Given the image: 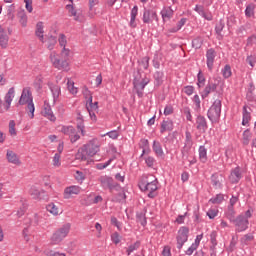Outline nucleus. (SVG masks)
<instances>
[{"mask_svg":"<svg viewBox=\"0 0 256 256\" xmlns=\"http://www.w3.org/2000/svg\"><path fill=\"white\" fill-rule=\"evenodd\" d=\"M149 69V57L145 56L138 60V75L134 77L133 85L138 97H143V91L147 85L151 82L147 76L141 79V71Z\"/></svg>","mask_w":256,"mask_h":256,"instance_id":"nucleus-1","label":"nucleus"},{"mask_svg":"<svg viewBox=\"0 0 256 256\" xmlns=\"http://www.w3.org/2000/svg\"><path fill=\"white\" fill-rule=\"evenodd\" d=\"M69 49L63 48L61 54H57V52L53 51L50 53L49 59L55 69L59 71H69Z\"/></svg>","mask_w":256,"mask_h":256,"instance_id":"nucleus-2","label":"nucleus"},{"mask_svg":"<svg viewBox=\"0 0 256 256\" xmlns=\"http://www.w3.org/2000/svg\"><path fill=\"white\" fill-rule=\"evenodd\" d=\"M100 147L101 145L99 144V140L93 139L78 150L76 153V159L80 161H87L89 157H95V155L99 153Z\"/></svg>","mask_w":256,"mask_h":256,"instance_id":"nucleus-3","label":"nucleus"},{"mask_svg":"<svg viewBox=\"0 0 256 256\" xmlns=\"http://www.w3.org/2000/svg\"><path fill=\"white\" fill-rule=\"evenodd\" d=\"M17 105H27L31 119L35 117V104H33V94L31 88L27 87L22 90V94Z\"/></svg>","mask_w":256,"mask_h":256,"instance_id":"nucleus-4","label":"nucleus"},{"mask_svg":"<svg viewBox=\"0 0 256 256\" xmlns=\"http://www.w3.org/2000/svg\"><path fill=\"white\" fill-rule=\"evenodd\" d=\"M71 231V223H66L58 230H56L51 237V245H59Z\"/></svg>","mask_w":256,"mask_h":256,"instance_id":"nucleus-5","label":"nucleus"},{"mask_svg":"<svg viewBox=\"0 0 256 256\" xmlns=\"http://www.w3.org/2000/svg\"><path fill=\"white\" fill-rule=\"evenodd\" d=\"M207 116L211 123H219V119H221V100L217 99L213 102Z\"/></svg>","mask_w":256,"mask_h":256,"instance_id":"nucleus-6","label":"nucleus"},{"mask_svg":"<svg viewBox=\"0 0 256 256\" xmlns=\"http://www.w3.org/2000/svg\"><path fill=\"white\" fill-rule=\"evenodd\" d=\"M99 181L101 187H103V189H109L110 193H114V191H119V189H121V186L109 176H101Z\"/></svg>","mask_w":256,"mask_h":256,"instance_id":"nucleus-7","label":"nucleus"},{"mask_svg":"<svg viewBox=\"0 0 256 256\" xmlns=\"http://www.w3.org/2000/svg\"><path fill=\"white\" fill-rule=\"evenodd\" d=\"M141 191H148V197L153 199L155 197V191H157V179L151 182L143 180L139 185Z\"/></svg>","mask_w":256,"mask_h":256,"instance_id":"nucleus-8","label":"nucleus"},{"mask_svg":"<svg viewBox=\"0 0 256 256\" xmlns=\"http://www.w3.org/2000/svg\"><path fill=\"white\" fill-rule=\"evenodd\" d=\"M188 239H189V228L183 226L179 229L178 235L176 237L177 249H183V245L187 243Z\"/></svg>","mask_w":256,"mask_h":256,"instance_id":"nucleus-9","label":"nucleus"},{"mask_svg":"<svg viewBox=\"0 0 256 256\" xmlns=\"http://www.w3.org/2000/svg\"><path fill=\"white\" fill-rule=\"evenodd\" d=\"M232 223H234L236 231L238 233L247 231V229L249 228V220L245 218L243 214H240L238 217H236V219Z\"/></svg>","mask_w":256,"mask_h":256,"instance_id":"nucleus-10","label":"nucleus"},{"mask_svg":"<svg viewBox=\"0 0 256 256\" xmlns=\"http://www.w3.org/2000/svg\"><path fill=\"white\" fill-rule=\"evenodd\" d=\"M143 23L149 24V23H153V21H156V23H159V16H157V12H155L154 10H144L143 13Z\"/></svg>","mask_w":256,"mask_h":256,"instance_id":"nucleus-11","label":"nucleus"},{"mask_svg":"<svg viewBox=\"0 0 256 256\" xmlns=\"http://www.w3.org/2000/svg\"><path fill=\"white\" fill-rule=\"evenodd\" d=\"M185 137L186 138H185V142H184V147L181 150L183 157H185L187 155V153H189V151H191V148L193 147V136H191V132L186 131Z\"/></svg>","mask_w":256,"mask_h":256,"instance_id":"nucleus-12","label":"nucleus"},{"mask_svg":"<svg viewBox=\"0 0 256 256\" xmlns=\"http://www.w3.org/2000/svg\"><path fill=\"white\" fill-rule=\"evenodd\" d=\"M217 91V83L209 80L204 90L201 92L202 99H207L211 93H215Z\"/></svg>","mask_w":256,"mask_h":256,"instance_id":"nucleus-13","label":"nucleus"},{"mask_svg":"<svg viewBox=\"0 0 256 256\" xmlns=\"http://www.w3.org/2000/svg\"><path fill=\"white\" fill-rule=\"evenodd\" d=\"M215 57H217V52L215 49L210 48L206 51V64L209 71H213V65L215 63Z\"/></svg>","mask_w":256,"mask_h":256,"instance_id":"nucleus-14","label":"nucleus"},{"mask_svg":"<svg viewBox=\"0 0 256 256\" xmlns=\"http://www.w3.org/2000/svg\"><path fill=\"white\" fill-rule=\"evenodd\" d=\"M42 115L46 117V119H49V121H57V117H55V114H53V110L51 109V105L48 104L47 101L44 102V108L42 111Z\"/></svg>","mask_w":256,"mask_h":256,"instance_id":"nucleus-15","label":"nucleus"},{"mask_svg":"<svg viewBox=\"0 0 256 256\" xmlns=\"http://www.w3.org/2000/svg\"><path fill=\"white\" fill-rule=\"evenodd\" d=\"M81 193V187L79 186H69L64 190V199H71L73 195H79Z\"/></svg>","mask_w":256,"mask_h":256,"instance_id":"nucleus-16","label":"nucleus"},{"mask_svg":"<svg viewBox=\"0 0 256 256\" xmlns=\"http://www.w3.org/2000/svg\"><path fill=\"white\" fill-rule=\"evenodd\" d=\"M196 129L200 131V133H205L208 129L207 119L204 116H197L196 118Z\"/></svg>","mask_w":256,"mask_h":256,"instance_id":"nucleus-17","label":"nucleus"},{"mask_svg":"<svg viewBox=\"0 0 256 256\" xmlns=\"http://www.w3.org/2000/svg\"><path fill=\"white\" fill-rule=\"evenodd\" d=\"M243 177V174L241 173V168L240 167H236L234 168L229 176V181L230 183H239V181H241V178Z\"/></svg>","mask_w":256,"mask_h":256,"instance_id":"nucleus-18","label":"nucleus"},{"mask_svg":"<svg viewBox=\"0 0 256 256\" xmlns=\"http://www.w3.org/2000/svg\"><path fill=\"white\" fill-rule=\"evenodd\" d=\"M6 159L8 163H12V165H21V160L19 159V156L12 150H7Z\"/></svg>","mask_w":256,"mask_h":256,"instance_id":"nucleus-19","label":"nucleus"},{"mask_svg":"<svg viewBox=\"0 0 256 256\" xmlns=\"http://www.w3.org/2000/svg\"><path fill=\"white\" fill-rule=\"evenodd\" d=\"M13 97H15V88L14 87L10 88L5 95L4 99H5V103H6V106H5L6 111H9V109L11 108V103L13 101Z\"/></svg>","mask_w":256,"mask_h":256,"instance_id":"nucleus-20","label":"nucleus"},{"mask_svg":"<svg viewBox=\"0 0 256 256\" xmlns=\"http://www.w3.org/2000/svg\"><path fill=\"white\" fill-rule=\"evenodd\" d=\"M48 87L52 93L54 102L57 101V99H59V95H61V86L49 82Z\"/></svg>","mask_w":256,"mask_h":256,"instance_id":"nucleus-21","label":"nucleus"},{"mask_svg":"<svg viewBox=\"0 0 256 256\" xmlns=\"http://www.w3.org/2000/svg\"><path fill=\"white\" fill-rule=\"evenodd\" d=\"M9 43V36L7 35V32H5V29L3 27H0V45L3 49L7 48V45Z\"/></svg>","mask_w":256,"mask_h":256,"instance_id":"nucleus-22","label":"nucleus"},{"mask_svg":"<svg viewBox=\"0 0 256 256\" xmlns=\"http://www.w3.org/2000/svg\"><path fill=\"white\" fill-rule=\"evenodd\" d=\"M248 107L247 105H244L243 106V109H242V125H249V121H251V111L247 110Z\"/></svg>","mask_w":256,"mask_h":256,"instance_id":"nucleus-23","label":"nucleus"},{"mask_svg":"<svg viewBox=\"0 0 256 256\" xmlns=\"http://www.w3.org/2000/svg\"><path fill=\"white\" fill-rule=\"evenodd\" d=\"M160 15L165 23V21H169L173 17V9L171 7L163 8Z\"/></svg>","mask_w":256,"mask_h":256,"instance_id":"nucleus-24","label":"nucleus"},{"mask_svg":"<svg viewBox=\"0 0 256 256\" xmlns=\"http://www.w3.org/2000/svg\"><path fill=\"white\" fill-rule=\"evenodd\" d=\"M116 191H118V193L114 195V197L112 198V201H114V203H121L122 201H125L127 197L125 195V191H123L121 187Z\"/></svg>","mask_w":256,"mask_h":256,"instance_id":"nucleus-25","label":"nucleus"},{"mask_svg":"<svg viewBox=\"0 0 256 256\" xmlns=\"http://www.w3.org/2000/svg\"><path fill=\"white\" fill-rule=\"evenodd\" d=\"M152 149H153L155 155H157V157H163L164 152H163V147L161 146L160 142L154 141Z\"/></svg>","mask_w":256,"mask_h":256,"instance_id":"nucleus-26","label":"nucleus"},{"mask_svg":"<svg viewBox=\"0 0 256 256\" xmlns=\"http://www.w3.org/2000/svg\"><path fill=\"white\" fill-rule=\"evenodd\" d=\"M139 13V7L134 6L131 10V18H130V27H137V23H135V19H137V14Z\"/></svg>","mask_w":256,"mask_h":256,"instance_id":"nucleus-27","label":"nucleus"},{"mask_svg":"<svg viewBox=\"0 0 256 256\" xmlns=\"http://www.w3.org/2000/svg\"><path fill=\"white\" fill-rule=\"evenodd\" d=\"M173 129V121L172 120H164L161 123L160 133H165V131H171Z\"/></svg>","mask_w":256,"mask_h":256,"instance_id":"nucleus-28","label":"nucleus"},{"mask_svg":"<svg viewBox=\"0 0 256 256\" xmlns=\"http://www.w3.org/2000/svg\"><path fill=\"white\" fill-rule=\"evenodd\" d=\"M76 121H77V129L81 132V135L85 137V124L83 122V116L81 115V113L78 114Z\"/></svg>","mask_w":256,"mask_h":256,"instance_id":"nucleus-29","label":"nucleus"},{"mask_svg":"<svg viewBox=\"0 0 256 256\" xmlns=\"http://www.w3.org/2000/svg\"><path fill=\"white\" fill-rule=\"evenodd\" d=\"M18 19L19 23L22 25V27H27V13L25 10L18 11Z\"/></svg>","mask_w":256,"mask_h":256,"instance_id":"nucleus-30","label":"nucleus"},{"mask_svg":"<svg viewBox=\"0 0 256 256\" xmlns=\"http://www.w3.org/2000/svg\"><path fill=\"white\" fill-rule=\"evenodd\" d=\"M165 75L163 74V71H156L153 75L154 80H155V85H157V87L163 85V77Z\"/></svg>","mask_w":256,"mask_h":256,"instance_id":"nucleus-31","label":"nucleus"},{"mask_svg":"<svg viewBox=\"0 0 256 256\" xmlns=\"http://www.w3.org/2000/svg\"><path fill=\"white\" fill-rule=\"evenodd\" d=\"M44 33H45V31L43 30V22H38L36 24L35 35H36V37H39L40 41H43V39H44L43 34Z\"/></svg>","mask_w":256,"mask_h":256,"instance_id":"nucleus-32","label":"nucleus"},{"mask_svg":"<svg viewBox=\"0 0 256 256\" xmlns=\"http://www.w3.org/2000/svg\"><path fill=\"white\" fill-rule=\"evenodd\" d=\"M61 133L70 137L75 135V133H77V130H75V127L73 126H62Z\"/></svg>","mask_w":256,"mask_h":256,"instance_id":"nucleus-33","label":"nucleus"},{"mask_svg":"<svg viewBox=\"0 0 256 256\" xmlns=\"http://www.w3.org/2000/svg\"><path fill=\"white\" fill-rule=\"evenodd\" d=\"M251 137H253V134L251 133V130L246 129L243 132V135H242V143H243V145H249V143L251 141Z\"/></svg>","mask_w":256,"mask_h":256,"instance_id":"nucleus-34","label":"nucleus"},{"mask_svg":"<svg viewBox=\"0 0 256 256\" xmlns=\"http://www.w3.org/2000/svg\"><path fill=\"white\" fill-rule=\"evenodd\" d=\"M227 219H229V221L231 223H233L237 218L235 217V208L232 206H228V209L225 213Z\"/></svg>","mask_w":256,"mask_h":256,"instance_id":"nucleus-35","label":"nucleus"},{"mask_svg":"<svg viewBox=\"0 0 256 256\" xmlns=\"http://www.w3.org/2000/svg\"><path fill=\"white\" fill-rule=\"evenodd\" d=\"M66 9L70 13V17H74V21H79V14H77V10H75V7H73V5H66Z\"/></svg>","mask_w":256,"mask_h":256,"instance_id":"nucleus-36","label":"nucleus"},{"mask_svg":"<svg viewBox=\"0 0 256 256\" xmlns=\"http://www.w3.org/2000/svg\"><path fill=\"white\" fill-rule=\"evenodd\" d=\"M211 181H212V185H213V187H215V189H221V179H219V175H217V174L212 175Z\"/></svg>","mask_w":256,"mask_h":256,"instance_id":"nucleus-37","label":"nucleus"},{"mask_svg":"<svg viewBox=\"0 0 256 256\" xmlns=\"http://www.w3.org/2000/svg\"><path fill=\"white\" fill-rule=\"evenodd\" d=\"M136 217L138 223L141 224L142 227H145L147 225V217H145L144 212L137 213Z\"/></svg>","mask_w":256,"mask_h":256,"instance_id":"nucleus-38","label":"nucleus"},{"mask_svg":"<svg viewBox=\"0 0 256 256\" xmlns=\"http://www.w3.org/2000/svg\"><path fill=\"white\" fill-rule=\"evenodd\" d=\"M46 209L52 215H59V208L54 203L48 204L46 206Z\"/></svg>","mask_w":256,"mask_h":256,"instance_id":"nucleus-39","label":"nucleus"},{"mask_svg":"<svg viewBox=\"0 0 256 256\" xmlns=\"http://www.w3.org/2000/svg\"><path fill=\"white\" fill-rule=\"evenodd\" d=\"M199 157L202 163H205V161H207V149L205 148V146L199 147Z\"/></svg>","mask_w":256,"mask_h":256,"instance_id":"nucleus-40","label":"nucleus"},{"mask_svg":"<svg viewBox=\"0 0 256 256\" xmlns=\"http://www.w3.org/2000/svg\"><path fill=\"white\" fill-rule=\"evenodd\" d=\"M197 81V86L199 89H201V87H205V76L203 75V72L199 71Z\"/></svg>","mask_w":256,"mask_h":256,"instance_id":"nucleus-41","label":"nucleus"},{"mask_svg":"<svg viewBox=\"0 0 256 256\" xmlns=\"http://www.w3.org/2000/svg\"><path fill=\"white\" fill-rule=\"evenodd\" d=\"M224 199H225V196H223V194H218L216 195V197L211 198L209 201L210 203H213V205H219L223 203Z\"/></svg>","mask_w":256,"mask_h":256,"instance_id":"nucleus-42","label":"nucleus"},{"mask_svg":"<svg viewBox=\"0 0 256 256\" xmlns=\"http://www.w3.org/2000/svg\"><path fill=\"white\" fill-rule=\"evenodd\" d=\"M86 108L87 111H97L99 109V102H94L91 100V102H86Z\"/></svg>","mask_w":256,"mask_h":256,"instance_id":"nucleus-43","label":"nucleus"},{"mask_svg":"<svg viewBox=\"0 0 256 256\" xmlns=\"http://www.w3.org/2000/svg\"><path fill=\"white\" fill-rule=\"evenodd\" d=\"M246 17H253L255 15V4H249L245 10Z\"/></svg>","mask_w":256,"mask_h":256,"instance_id":"nucleus-44","label":"nucleus"},{"mask_svg":"<svg viewBox=\"0 0 256 256\" xmlns=\"http://www.w3.org/2000/svg\"><path fill=\"white\" fill-rule=\"evenodd\" d=\"M203 46V39L201 37H197L194 40H192V47L194 49H201V47Z\"/></svg>","mask_w":256,"mask_h":256,"instance_id":"nucleus-45","label":"nucleus"},{"mask_svg":"<svg viewBox=\"0 0 256 256\" xmlns=\"http://www.w3.org/2000/svg\"><path fill=\"white\" fill-rule=\"evenodd\" d=\"M223 29H225V20L220 19L215 26V31L218 35H221V31H223Z\"/></svg>","mask_w":256,"mask_h":256,"instance_id":"nucleus-46","label":"nucleus"},{"mask_svg":"<svg viewBox=\"0 0 256 256\" xmlns=\"http://www.w3.org/2000/svg\"><path fill=\"white\" fill-rule=\"evenodd\" d=\"M83 95H84L85 99L87 100V103H91V101H93V94L91 93L89 88L84 87Z\"/></svg>","mask_w":256,"mask_h":256,"instance_id":"nucleus-47","label":"nucleus"},{"mask_svg":"<svg viewBox=\"0 0 256 256\" xmlns=\"http://www.w3.org/2000/svg\"><path fill=\"white\" fill-rule=\"evenodd\" d=\"M141 247V242L137 241L134 244L130 245L127 250L126 253L127 255H131V253H133V251H137V248Z\"/></svg>","mask_w":256,"mask_h":256,"instance_id":"nucleus-48","label":"nucleus"},{"mask_svg":"<svg viewBox=\"0 0 256 256\" xmlns=\"http://www.w3.org/2000/svg\"><path fill=\"white\" fill-rule=\"evenodd\" d=\"M222 75L225 79H229L231 77V66L230 65H225V67L222 69Z\"/></svg>","mask_w":256,"mask_h":256,"instance_id":"nucleus-49","label":"nucleus"},{"mask_svg":"<svg viewBox=\"0 0 256 256\" xmlns=\"http://www.w3.org/2000/svg\"><path fill=\"white\" fill-rule=\"evenodd\" d=\"M67 85H68V90L70 91V93L72 95H77V88H75V82L68 79Z\"/></svg>","mask_w":256,"mask_h":256,"instance_id":"nucleus-50","label":"nucleus"},{"mask_svg":"<svg viewBox=\"0 0 256 256\" xmlns=\"http://www.w3.org/2000/svg\"><path fill=\"white\" fill-rule=\"evenodd\" d=\"M246 45L247 47H253L254 45H256V34H253L247 38Z\"/></svg>","mask_w":256,"mask_h":256,"instance_id":"nucleus-51","label":"nucleus"},{"mask_svg":"<svg viewBox=\"0 0 256 256\" xmlns=\"http://www.w3.org/2000/svg\"><path fill=\"white\" fill-rule=\"evenodd\" d=\"M53 166L60 167L61 166V154L56 153L53 157Z\"/></svg>","mask_w":256,"mask_h":256,"instance_id":"nucleus-52","label":"nucleus"},{"mask_svg":"<svg viewBox=\"0 0 256 256\" xmlns=\"http://www.w3.org/2000/svg\"><path fill=\"white\" fill-rule=\"evenodd\" d=\"M44 255H46V256H66L65 253H59L54 250H45Z\"/></svg>","mask_w":256,"mask_h":256,"instance_id":"nucleus-53","label":"nucleus"},{"mask_svg":"<svg viewBox=\"0 0 256 256\" xmlns=\"http://www.w3.org/2000/svg\"><path fill=\"white\" fill-rule=\"evenodd\" d=\"M75 179L78 183H83V181H85V174L81 171H76Z\"/></svg>","mask_w":256,"mask_h":256,"instance_id":"nucleus-54","label":"nucleus"},{"mask_svg":"<svg viewBox=\"0 0 256 256\" xmlns=\"http://www.w3.org/2000/svg\"><path fill=\"white\" fill-rule=\"evenodd\" d=\"M26 11L33 13V0H24Z\"/></svg>","mask_w":256,"mask_h":256,"instance_id":"nucleus-55","label":"nucleus"},{"mask_svg":"<svg viewBox=\"0 0 256 256\" xmlns=\"http://www.w3.org/2000/svg\"><path fill=\"white\" fill-rule=\"evenodd\" d=\"M111 239L115 243V245H119V243H121V236L117 232H114L111 235Z\"/></svg>","mask_w":256,"mask_h":256,"instance_id":"nucleus-56","label":"nucleus"},{"mask_svg":"<svg viewBox=\"0 0 256 256\" xmlns=\"http://www.w3.org/2000/svg\"><path fill=\"white\" fill-rule=\"evenodd\" d=\"M219 213V210L217 209H210L207 212V216L209 217V219H215L217 217Z\"/></svg>","mask_w":256,"mask_h":256,"instance_id":"nucleus-57","label":"nucleus"},{"mask_svg":"<svg viewBox=\"0 0 256 256\" xmlns=\"http://www.w3.org/2000/svg\"><path fill=\"white\" fill-rule=\"evenodd\" d=\"M210 240H211V243L213 246V249H215V246L217 245V232L213 231L211 234H210Z\"/></svg>","mask_w":256,"mask_h":256,"instance_id":"nucleus-58","label":"nucleus"},{"mask_svg":"<svg viewBox=\"0 0 256 256\" xmlns=\"http://www.w3.org/2000/svg\"><path fill=\"white\" fill-rule=\"evenodd\" d=\"M111 161H113V159H109L105 163H99V164L96 165V168L99 169V170L106 169V167H109V165H111Z\"/></svg>","mask_w":256,"mask_h":256,"instance_id":"nucleus-59","label":"nucleus"},{"mask_svg":"<svg viewBox=\"0 0 256 256\" xmlns=\"http://www.w3.org/2000/svg\"><path fill=\"white\" fill-rule=\"evenodd\" d=\"M247 63L250 65V67H255L256 63V56L255 55H250L246 58Z\"/></svg>","mask_w":256,"mask_h":256,"instance_id":"nucleus-60","label":"nucleus"},{"mask_svg":"<svg viewBox=\"0 0 256 256\" xmlns=\"http://www.w3.org/2000/svg\"><path fill=\"white\" fill-rule=\"evenodd\" d=\"M58 41H59L60 47H63V49H65V45H67V38L65 37V34H60Z\"/></svg>","mask_w":256,"mask_h":256,"instance_id":"nucleus-61","label":"nucleus"},{"mask_svg":"<svg viewBox=\"0 0 256 256\" xmlns=\"http://www.w3.org/2000/svg\"><path fill=\"white\" fill-rule=\"evenodd\" d=\"M9 133L10 135H17V132L15 131V121L11 120L9 122Z\"/></svg>","mask_w":256,"mask_h":256,"instance_id":"nucleus-62","label":"nucleus"},{"mask_svg":"<svg viewBox=\"0 0 256 256\" xmlns=\"http://www.w3.org/2000/svg\"><path fill=\"white\" fill-rule=\"evenodd\" d=\"M184 115H186L187 121H193V116L191 115V109L189 107L184 108Z\"/></svg>","mask_w":256,"mask_h":256,"instance_id":"nucleus-63","label":"nucleus"},{"mask_svg":"<svg viewBox=\"0 0 256 256\" xmlns=\"http://www.w3.org/2000/svg\"><path fill=\"white\" fill-rule=\"evenodd\" d=\"M145 163H146L147 167H153V165L155 164V158L148 156L145 159Z\"/></svg>","mask_w":256,"mask_h":256,"instance_id":"nucleus-64","label":"nucleus"}]
</instances>
